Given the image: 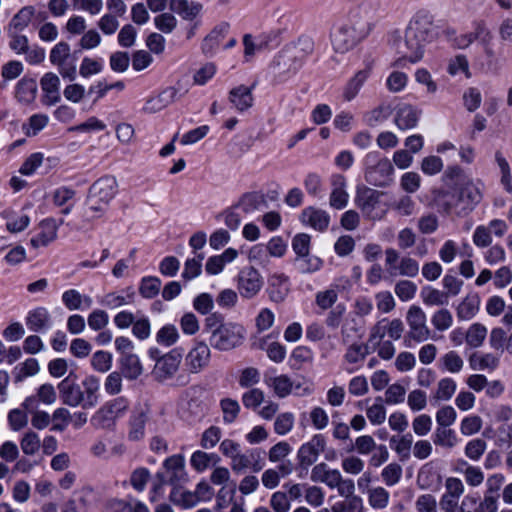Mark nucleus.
I'll list each match as a JSON object with an SVG mask.
<instances>
[{"label": "nucleus", "instance_id": "f257e3e1", "mask_svg": "<svg viewBox=\"0 0 512 512\" xmlns=\"http://www.w3.org/2000/svg\"><path fill=\"white\" fill-rule=\"evenodd\" d=\"M432 17L426 12L417 13L409 22L403 37L394 40L393 46L400 58L392 63L393 67H402L408 60L417 63L423 58L427 43L432 40Z\"/></svg>", "mask_w": 512, "mask_h": 512}, {"label": "nucleus", "instance_id": "f03ea898", "mask_svg": "<svg viewBox=\"0 0 512 512\" xmlns=\"http://www.w3.org/2000/svg\"><path fill=\"white\" fill-rule=\"evenodd\" d=\"M100 382L95 376H88L79 385L72 379L71 375L67 376L58 384V390L61 400L64 404L84 409L95 407L99 402Z\"/></svg>", "mask_w": 512, "mask_h": 512}, {"label": "nucleus", "instance_id": "7ed1b4c3", "mask_svg": "<svg viewBox=\"0 0 512 512\" xmlns=\"http://www.w3.org/2000/svg\"><path fill=\"white\" fill-rule=\"evenodd\" d=\"M371 30L372 24L368 20L354 16L331 30V46L335 53L345 54L365 39Z\"/></svg>", "mask_w": 512, "mask_h": 512}, {"label": "nucleus", "instance_id": "20e7f679", "mask_svg": "<svg viewBox=\"0 0 512 512\" xmlns=\"http://www.w3.org/2000/svg\"><path fill=\"white\" fill-rule=\"evenodd\" d=\"M244 328L232 322L214 331L209 337L212 348L218 351H230L240 346L244 340Z\"/></svg>", "mask_w": 512, "mask_h": 512}, {"label": "nucleus", "instance_id": "39448f33", "mask_svg": "<svg viewBox=\"0 0 512 512\" xmlns=\"http://www.w3.org/2000/svg\"><path fill=\"white\" fill-rule=\"evenodd\" d=\"M185 460L182 455H172L163 462V471L156 474L157 482L153 486V491L159 493L164 484L173 486L178 485L185 480Z\"/></svg>", "mask_w": 512, "mask_h": 512}, {"label": "nucleus", "instance_id": "423d86ee", "mask_svg": "<svg viewBox=\"0 0 512 512\" xmlns=\"http://www.w3.org/2000/svg\"><path fill=\"white\" fill-rule=\"evenodd\" d=\"M50 62L57 66L64 79L76 78V60L72 57L70 45L64 41L57 43L50 51Z\"/></svg>", "mask_w": 512, "mask_h": 512}, {"label": "nucleus", "instance_id": "0eeeda50", "mask_svg": "<svg viewBox=\"0 0 512 512\" xmlns=\"http://www.w3.org/2000/svg\"><path fill=\"white\" fill-rule=\"evenodd\" d=\"M211 349L205 341H194L184 357L185 370L190 374L204 371L211 361Z\"/></svg>", "mask_w": 512, "mask_h": 512}, {"label": "nucleus", "instance_id": "6e6552de", "mask_svg": "<svg viewBox=\"0 0 512 512\" xmlns=\"http://www.w3.org/2000/svg\"><path fill=\"white\" fill-rule=\"evenodd\" d=\"M313 42L308 39H299L298 43L292 47L286 48L280 53L277 60V66H286L287 61L293 59V64L289 65L285 72H297L301 67L303 59L312 53Z\"/></svg>", "mask_w": 512, "mask_h": 512}, {"label": "nucleus", "instance_id": "1a4fd4ad", "mask_svg": "<svg viewBox=\"0 0 512 512\" xmlns=\"http://www.w3.org/2000/svg\"><path fill=\"white\" fill-rule=\"evenodd\" d=\"M406 321L409 327L408 337L417 343L427 341L431 331L427 326L426 314L421 307L412 305L406 313Z\"/></svg>", "mask_w": 512, "mask_h": 512}, {"label": "nucleus", "instance_id": "9d476101", "mask_svg": "<svg viewBox=\"0 0 512 512\" xmlns=\"http://www.w3.org/2000/svg\"><path fill=\"white\" fill-rule=\"evenodd\" d=\"M460 203L465 215H469L482 200V189L479 181L464 179L456 187Z\"/></svg>", "mask_w": 512, "mask_h": 512}, {"label": "nucleus", "instance_id": "9b49d317", "mask_svg": "<svg viewBox=\"0 0 512 512\" xmlns=\"http://www.w3.org/2000/svg\"><path fill=\"white\" fill-rule=\"evenodd\" d=\"M118 192V181L115 176L106 175L96 180L89 188L90 199L98 200L101 203H109L115 198Z\"/></svg>", "mask_w": 512, "mask_h": 512}, {"label": "nucleus", "instance_id": "f8f14e48", "mask_svg": "<svg viewBox=\"0 0 512 512\" xmlns=\"http://www.w3.org/2000/svg\"><path fill=\"white\" fill-rule=\"evenodd\" d=\"M64 223L63 219L57 222L54 218H46L39 222L36 227V234L31 238L30 244L33 248L46 247L56 240L60 225Z\"/></svg>", "mask_w": 512, "mask_h": 512}, {"label": "nucleus", "instance_id": "ddd939ff", "mask_svg": "<svg viewBox=\"0 0 512 512\" xmlns=\"http://www.w3.org/2000/svg\"><path fill=\"white\" fill-rule=\"evenodd\" d=\"M263 279L252 266L243 268L238 276V290L242 297L250 299L254 297L262 288Z\"/></svg>", "mask_w": 512, "mask_h": 512}, {"label": "nucleus", "instance_id": "4468645a", "mask_svg": "<svg viewBox=\"0 0 512 512\" xmlns=\"http://www.w3.org/2000/svg\"><path fill=\"white\" fill-rule=\"evenodd\" d=\"M434 202L440 212L446 215L465 217L456 188L451 191L440 190L434 196Z\"/></svg>", "mask_w": 512, "mask_h": 512}, {"label": "nucleus", "instance_id": "2eb2a0df", "mask_svg": "<svg viewBox=\"0 0 512 512\" xmlns=\"http://www.w3.org/2000/svg\"><path fill=\"white\" fill-rule=\"evenodd\" d=\"M393 172L394 168L390 160L383 158L366 168L365 179L371 185L383 187L391 182Z\"/></svg>", "mask_w": 512, "mask_h": 512}, {"label": "nucleus", "instance_id": "dca6fc26", "mask_svg": "<svg viewBox=\"0 0 512 512\" xmlns=\"http://www.w3.org/2000/svg\"><path fill=\"white\" fill-rule=\"evenodd\" d=\"M181 361L182 355L176 350H172L157 358L153 369V375L157 380L165 381L177 372Z\"/></svg>", "mask_w": 512, "mask_h": 512}, {"label": "nucleus", "instance_id": "f3484780", "mask_svg": "<svg viewBox=\"0 0 512 512\" xmlns=\"http://www.w3.org/2000/svg\"><path fill=\"white\" fill-rule=\"evenodd\" d=\"M380 192L364 187L357 191L355 203L363 214L371 220H379L382 214L374 213L376 206L379 204Z\"/></svg>", "mask_w": 512, "mask_h": 512}, {"label": "nucleus", "instance_id": "a211bd4d", "mask_svg": "<svg viewBox=\"0 0 512 512\" xmlns=\"http://www.w3.org/2000/svg\"><path fill=\"white\" fill-rule=\"evenodd\" d=\"M325 449V439L322 435H314L311 440L303 444L297 453L299 464L302 467H309L315 463L319 455Z\"/></svg>", "mask_w": 512, "mask_h": 512}, {"label": "nucleus", "instance_id": "6ab92c4d", "mask_svg": "<svg viewBox=\"0 0 512 512\" xmlns=\"http://www.w3.org/2000/svg\"><path fill=\"white\" fill-rule=\"evenodd\" d=\"M149 415L150 408L147 404L135 408L129 420L128 439L130 441L138 442L144 438Z\"/></svg>", "mask_w": 512, "mask_h": 512}, {"label": "nucleus", "instance_id": "aec40b11", "mask_svg": "<svg viewBox=\"0 0 512 512\" xmlns=\"http://www.w3.org/2000/svg\"><path fill=\"white\" fill-rule=\"evenodd\" d=\"M231 468L234 472L240 473L247 469L258 472L263 468L261 454L258 450H249L242 453L241 450L231 460Z\"/></svg>", "mask_w": 512, "mask_h": 512}, {"label": "nucleus", "instance_id": "412c9836", "mask_svg": "<svg viewBox=\"0 0 512 512\" xmlns=\"http://www.w3.org/2000/svg\"><path fill=\"white\" fill-rule=\"evenodd\" d=\"M229 29V23L221 22L204 37L201 43V51L206 57H213L216 54L219 44L226 37Z\"/></svg>", "mask_w": 512, "mask_h": 512}, {"label": "nucleus", "instance_id": "4be33fe9", "mask_svg": "<svg viewBox=\"0 0 512 512\" xmlns=\"http://www.w3.org/2000/svg\"><path fill=\"white\" fill-rule=\"evenodd\" d=\"M264 382L273 391L275 396H277L278 398H286L287 396H289L292 393L293 388H296V389L301 388L300 384L294 385V382L292 381V379L286 374H280V375L265 374Z\"/></svg>", "mask_w": 512, "mask_h": 512}, {"label": "nucleus", "instance_id": "5701e85b", "mask_svg": "<svg viewBox=\"0 0 512 512\" xmlns=\"http://www.w3.org/2000/svg\"><path fill=\"white\" fill-rule=\"evenodd\" d=\"M421 111L415 106L402 103L396 107L394 122L401 130H408L416 127Z\"/></svg>", "mask_w": 512, "mask_h": 512}, {"label": "nucleus", "instance_id": "b1692460", "mask_svg": "<svg viewBox=\"0 0 512 512\" xmlns=\"http://www.w3.org/2000/svg\"><path fill=\"white\" fill-rule=\"evenodd\" d=\"M40 85L43 91L42 102L45 105L51 106L60 101V79L56 74L52 72L44 74Z\"/></svg>", "mask_w": 512, "mask_h": 512}, {"label": "nucleus", "instance_id": "393cba45", "mask_svg": "<svg viewBox=\"0 0 512 512\" xmlns=\"http://www.w3.org/2000/svg\"><path fill=\"white\" fill-rule=\"evenodd\" d=\"M341 475L339 470L331 469L326 463L322 462L312 468L310 479L312 482L324 483L329 488L334 489Z\"/></svg>", "mask_w": 512, "mask_h": 512}, {"label": "nucleus", "instance_id": "a878e982", "mask_svg": "<svg viewBox=\"0 0 512 512\" xmlns=\"http://www.w3.org/2000/svg\"><path fill=\"white\" fill-rule=\"evenodd\" d=\"M229 102L239 112L248 110L253 106L254 102L252 89L245 85H239L231 89L229 92Z\"/></svg>", "mask_w": 512, "mask_h": 512}, {"label": "nucleus", "instance_id": "bb28decb", "mask_svg": "<svg viewBox=\"0 0 512 512\" xmlns=\"http://www.w3.org/2000/svg\"><path fill=\"white\" fill-rule=\"evenodd\" d=\"M301 221L317 231H324L329 225L330 217L324 210L308 207L302 211Z\"/></svg>", "mask_w": 512, "mask_h": 512}, {"label": "nucleus", "instance_id": "cd10ccee", "mask_svg": "<svg viewBox=\"0 0 512 512\" xmlns=\"http://www.w3.org/2000/svg\"><path fill=\"white\" fill-rule=\"evenodd\" d=\"M26 325L32 332H41L51 325V315L44 307H37L28 312Z\"/></svg>", "mask_w": 512, "mask_h": 512}, {"label": "nucleus", "instance_id": "c85d7f7f", "mask_svg": "<svg viewBox=\"0 0 512 512\" xmlns=\"http://www.w3.org/2000/svg\"><path fill=\"white\" fill-rule=\"evenodd\" d=\"M202 4L190 0H171L170 9L184 20L192 21L201 12Z\"/></svg>", "mask_w": 512, "mask_h": 512}, {"label": "nucleus", "instance_id": "c756f323", "mask_svg": "<svg viewBox=\"0 0 512 512\" xmlns=\"http://www.w3.org/2000/svg\"><path fill=\"white\" fill-rule=\"evenodd\" d=\"M468 361L472 370H494L499 364V357L493 353L475 352L470 355Z\"/></svg>", "mask_w": 512, "mask_h": 512}, {"label": "nucleus", "instance_id": "7c9ffc66", "mask_svg": "<svg viewBox=\"0 0 512 512\" xmlns=\"http://www.w3.org/2000/svg\"><path fill=\"white\" fill-rule=\"evenodd\" d=\"M368 77V69L358 71L345 85L342 94L343 99L348 102L352 101L358 95Z\"/></svg>", "mask_w": 512, "mask_h": 512}, {"label": "nucleus", "instance_id": "2f4dec72", "mask_svg": "<svg viewBox=\"0 0 512 512\" xmlns=\"http://www.w3.org/2000/svg\"><path fill=\"white\" fill-rule=\"evenodd\" d=\"M270 298L275 302H281L289 292L288 277L284 274H274L269 279Z\"/></svg>", "mask_w": 512, "mask_h": 512}, {"label": "nucleus", "instance_id": "473e14b6", "mask_svg": "<svg viewBox=\"0 0 512 512\" xmlns=\"http://www.w3.org/2000/svg\"><path fill=\"white\" fill-rule=\"evenodd\" d=\"M37 94V84L33 79L23 78L16 86L15 96L17 100L24 104L32 103Z\"/></svg>", "mask_w": 512, "mask_h": 512}, {"label": "nucleus", "instance_id": "72a5a7b5", "mask_svg": "<svg viewBox=\"0 0 512 512\" xmlns=\"http://www.w3.org/2000/svg\"><path fill=\"white\" fill-rule=\"evenodd\" d=\"M120 363L122 373L129 380L137 379L143 372L140 360L135 354L122 356Z\"/></svg>", "mask_w": 512, "mask_h": 512}, {"label": "nucleus", "instance_id": "f704fd0d", "mask_svg": "<svg viewBox=\"0 0 512 512\" xmlns=\"http://www.w3.org/2000/svg\"><path fill=\"white\" fill-rule=\"evenodd\" d=\"M434 444L445 449H453L459 443V438L451 428L437 427L434 433Z\"/></svg>", "mask_w": 512, "mask_h": 512}, {"label": "nucleus", "instance_id": "c9c22d12", "mask_svg": "<svg viewBox=\"0 0 512 512\" xmlns=\"http://www.w3.org/2000/svg\"><path fill=\"white\" fill-rule=\"evenodd\" d=\"M423 303L427 306H444L448 304V294L445 291L427 286L420 293Z\"/></svg>", "mask_w": 512, "mask_h": 512}, {"label": "nucleus", "instance_id": "e433bc0d", "mask_svg": "<svg viewBox=\"0 0 512 512\" xmlns=\"http://www.w3.org/2000/svg\"><path fill=\"white\" fill-rule=\"evenodd\" d=\"M486 336L487 328L480 323H474L466 331V344L471 348H478L483 344Z\"/></svg>", "mask_w": 512, "mask_h": 512}, {"label": "nucleus", "instance_id": "4c0bfd02", "mask_svg": "<svg viewBox=\"0 0 512 512\" xmlns=\"http://www.w3.org/2000/svg\"><path fill=\"white\" fill-rule=\"evenodd\" d=\"M480 300L478 296H467L459 304L457 308V315L462 320H469L473 318L479 310Z\"/></svg>", "mask_w": 512, "mask_h": 512}, {"label": "nucleus", "instance_id": "58836bf2", "mask_svg": "<svg viewBox=\"0 0 512 512\" xmlns=\"http://www.w3.org/2000/svg\"><path fill=\"white\" fill-rule=\"evenodd\" d=\"M107 205L99 202L98 200L90 199V195L87 197V204L82 212V218L86 222H91L96 219L103 217L106 212Z\"/></svg>", "mask_w": 512, "mask_h": 512}, {"label": "nucleus", "instance_id": "ea45409f", "mask_svg": "<svg viewBox=\"0 0 512 512\" xmlns=\"http://www.w3.org/2000/svg\"><path fill=\"white\" fill-rule=\"evenodd\" d=\"M91 424L97 429L113 430L116 425V420L102 405L91 417Z\"/></svg>", "mask_w": 512, "mask_h": 512}, {"label": "nucleus", "instance_id": "a19ab883", "mask_svg": "<svg viewBox=\"0 0 512 512\" xmlns=\"http://www.w3.org/2000/svg\"><path fill=\"white\" fill-rule=\"evenodd\" d=\"M431 323L436 331H447L453 325V315L446 308L438 309L431 316Z\"/></svg>", "mask_w": 512, "mask_h": 512}, {"label": "nucleus", "instance_id": "79ce46f5", "mask_svg": "<svg viewBox=\"0 0 512 512\" xmlns=\"http://www.w3.org/2000/svg\"><path fill=\"white\" fill-rule=\"evenodd\" d=\"M441 367L453 374L459 373L464 367V360L456 351H448L440 358Z\"/></svg>", "mask_w": 512, "mask_h": 512}, {"label": "nucleus", "instance_id": "37998d69", "mask_svg": "<svg viewBox=\"0 0 512 512\" xmlns=\"http://www.w3.org/2000/svg\"><path fill=\"white\" fill-rule=\"evenodd\" d=\"M447 72L451 76H456L462 73L466 78H470L471 73L469 71V62L467 57L463 54H458L452 57L448 61Z\"/></svg>", "mask_w": 512, "mask_h": 512}, {"label": "nucleus", "instance_id": "c03bdc74", "mask_svg": "<svg viewBox=\"0 0 512 512\" xmlns=\"http://www.w3.org/2000/svg\"><path fill=\"white\" fill-rule=\"evenodd\" d=\"M389 492L383 487H374L368 490V502L374 509H384L389 503Z\"/></svg>", "mask_w": 512, "mask_h": 512}, {"label": "nucleus", "instance_id": "a18cd8bd", "mask_svg": "<svg viewBox=\"0 0 512 512\" xmlns=\"http://www.w3.org/2000/svg\"><path fill=\"white\" fill-rule=\"evenodd\" d=\"M38 371V361L34 358H29L14 368V379L16 382H21L27 377L34 376Z\"/></svg>", "mask_w": 512, "mask_h": 512}, {"label": "nucleus", "instance_id": "49530a36", "mask_svg": "<svg viewBox=\"0 0 512 512\" xmlns=\"http://www.w3.org/2000/svg\"><path fill=\"white\" fill-rule=\"evenodd\" d=\"M220 408L223 414V421L226 424L233 423L240 413V405L238 401L232 398L222 399L220 401Z\"/></svg>", "mask_w": 512, "mask_h": 512}, {"label": "nucleus", "instance_id": "de8ad7c7", "mask_svg": "<svg viewBox=\"0 0 512 512\" xmlns=\"http://www.w3.org/2000/svg\"><path fill=\"white\" fill-rule=\"evenodd\" d=\"M474 41H479L480 44L491 42L493 35L489 29L487 22L483 19H477L472 23V31L470 32Z\"/></svg>", "mask_w": 512, "mask_h": 512}, {"label": "nucleus", "instance_id": "09e8293b", "mask_svg": "<svg viewBox=\"0 0 512 512\" xmlns=\"http://www.w3.org/2000/svg\"><path fill=\"white\" fill-rule=\"evenodd\" d=\"M456 391V382L451 378H443L437 383V388L434 392V399L447 401L452 398Z\"/></svg>", "mask_w": 512, "mask_h": 512}, {"label": "nucleus", "instance_id": "8fccbe9b", "mask_svg": "<svg viewBox=\"0 0 512 512\" xmlns=\"http://www.w3.org/2000/svg\"><path fill=\"white\" fill-rule=\"evenodd\" d=\"M34 15V8L31 6L22 8L11 20L10 30L15 32L22 31L28 26Z\"/></svg>", "mask_w": 512, "mask_h": 512}, {"label": "nucleus", "instance_id": "3c124183", "mask_svg": "<svg viewBox=\"0 0 512 512\" xmlns=\"http://www.w3.org/2000/svg\"><path fill=\"white\" fill-rule=\"evenodd\" d=\"M265 394L259 388H251L243 393L242 403L245 408L256 410L264 402Z\"/></svg>", "mask_w": 512, "mask_h": 512}, {"label": "nucleus", "instance_id": "603ef678", "mask_svg": "<svg viewBox=\"0 0 512 512\" xmlns=\"http://www.w3.org/2000/svg\"><path fill=\"white\" fill-rule=\"evenodd\" d=\"M20 446L22 452L25 455H34L39 451L41 447V441L35 432L28 431L23 435Z\"/></svg>", "mask_w": 512, "mask_h": 512}, {"label": "nucleus", "instance_id": "864d4df0", "mask_svg": "<svg viewBox=\"0 0 512 512\" xmlns=\"http://www.w3.org/2000/svg\"><path fill=\"white\" fill-rule=\"evenodd\" d=\"M483 421L478 415L464 417L460 423V432L463 436H472L482 429Z\"/></svg>", "mask_w": 512, "mask_h": 512}, {"label": "nucleus", "instance_id": "5fc2aeb1", "mask_svg": "<svg viewBox=\"0 0 512 512\" xmlns=\"http://www.w3.org/2000/svg\"><path fill=\"white\" fill-rule=\"evenodd\" d=\"M295 417L291 412H283L277 415L274 422V431L278 435H286L294 427Z\"/></svg>", "mask_w": 512, "mask_h": 512}, {"label": "nucleus", "instance_id": "6e6d98bb", "mask_svg": "<svg viewBox=\"0 0 512 512\" xmlns=\"http://www.w3.org/2000/svg\"><path fill=\"white\" fill-rule=\"evenodd\" d=\"M170 497L174 503L181 505L183 508L194 507L199 502L195 492L181 491L179 489H174Z\"/></svg>", "mask_w": 512, "mask_h": 512}, {"label": "nucleus", "instance_id": "4d7b16f0", "mask_svg": "<svg viewBox=\"0 0 512 512\" xmlns=\"http://www.w3.org/2000/svg\"><path fill=\"white\" fill-rule=\"evenodd\" d=\"M269 505L273 512H289L291 509V502L284 491L274 492L270 497Z\"/></svg>", "mask_w": 512, "mask_h": 512}, {"label": "nucleus", "instance_id": "13d9d810", "mask_svg": "<svg viewBox=\"0 0 512 512\" xmlns=\"http://www.w3.org/2000/svg\"><path fill=\"white\" fill-rule=\"evenodd\" d=\"M179 333L174 325L168 324L163 326L156 334V340L159 344L171 346L177 342Z\"/></svg>", "mask_w": 512, "mask_h": 512}, {"label": "nucleus", "instance_id": "bf43d9fd", "mask_svg": "<svg viewBox=\"0 0 512 512\" xmlns=\"http://www.w3.org/2000/svg\"><path fill=\"white\" fill-rule=\"evenodd\" d=\"M260 381V371L255 367H246L239 373L238 383L242 388H250Z\"/></svg>", "mask_w": 512, "mask_h": 512}, {"label": "nucleus", "instance_id": "052dcab7", "mask_svg": "<svg viewBox=\"0 0 512 512\" xmlns=\"http://www.w3.org/2000/svg\"><path fill=\"white\" fill-rule=\"evenodd\" d=\"M108 412L111 414V416L114 417L115 420H117L119 417L124 415L129 407V401L125 397H117L110 401H107L103 405Z\"/></svg>", "mask_w": 512, "mask_h": 512}, {"label": "nucleus", "instance_id": "680f3d73", "mask_svg": "<svg viewBox=\"0 0 512 512\" xmlns=\"http://www.w3.org/2000/svg\"><path fill=\"white\" fill-rule=\"evenodd\" d=\"M368 353V347L365 344L353 343L348 347L344 357L348 363L354 364L363 361Z\"/></svg>", "mask_w": 512, "mask_h": 512}, {"label": "nucleus", "instance_id": "e2e57ef3", "mask_svg": "<svg viewBox=\"0 0 512 512\" xmlns=\"http://www.w3.org/2000/svg\"><path fill=\"white\" fill-rule=\"evenodd\" d=\"M391 208L399 215L409 217L414 214L415 202L410 196L403 195L391 204Z\"/></svg>", "mask_w": 512, "mask_h": 512}, {"label": "nucleus", "instance_id": "0e129e2a", "mask_svg": "<svg viewBox=\"0 0 512 512\" xmlns=\"http://www.w3.org/2000/svg\"><path fill=\"white\" fill-rule=\"evenodd\" d=\"M402 476V467L398 463H390L381 472V477L387 486L397 484Z\"/></svg>", "mask_w": 512, "mask_h": 512}, {"label": "nucleus", "instance_id": "69168bd1", "mask_svg": "<svg viewBox=\"0 0 512 512\" xmlns=\"http://www.w3.org/2000/svg\"><path fill=\"white\" fill-rule=\"evenodd\" d=\"M6 228L12 232L17 233L26 229L30 223V219L25 214L16 215L14 213L7 214Z\"/></svg>", "mask_w": 512, "mask_h": 512}, {"label": "nucleus", "instance_id": "338daca9", "mask_svg": "<svg viewBox=\"0 0 512 512\" xmlns=\"http://www.w3.org/2000/svg\"><path fill=\"white\" fill-rule=\"evenodd\" d=\"M160 288V279L156 277H146L141 281L139 292L145 298H153L159 293Z\"/></svg>", "mask_w": 512, "mask_h": 512}, {"label": "nucleus", "instance_id": "774afa93", "mask_svg": "<svg viewBox=\"0 0 512 512\" xmlns=\"http://www.w3.org/2000/svg\"><path fill=\"white\" fill-rule=\"evenodd\" d=\"M487 444L483 439L470 440L465 446V455L473 461H478L486 450Z\"/></svg>", "mask_w": 512, "mask_h": 512}]
</instances>
